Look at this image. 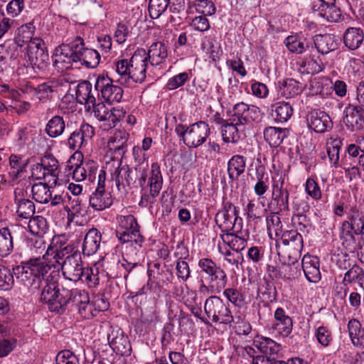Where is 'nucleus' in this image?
Returning <instances> with one entry per match:
<instances>
[{
	"mask_svg": "<svg viewBox=\"0 0 364 364\" xmlns=\"http://www.w3.org/2000/svg\"><path fill=\"white\" fill-rule=\"evenodd\" d=\"M355 235H357L354 233V231L345 229L343 227L341 228L339 237L341 245L346 252L355 253L360 246V243L357 241Z\"/></svg>",
	"mask_w": 364,
	"mask_h": 364,
	"instance_id": "a19ab883",
	"label": "nucleus"
},
{
	"mask_svg": "<svg viewBox=\"0 0 364 364\" xmlns=\"http://www.w3.org/2000/svg\"><path fill=\"white\" fill-rule=\"evenodd\" d=\"M281 240L284 245L283 250L284 262L288 264V266L284 265L283 269L287 271V269H289V266L297 262L301 257L304 247L303 237L297 229H291L285 230L282 234Z\"/></svg>",
	"mask_w": 364,
	"mask_h": 364,
	"instance_id": "423d86ee",
	"label": "nucleus"
},
{
	"mask_svg": "<svg viewBox=\"0 0 364 364\" xmlns=\"http://www.w3.org/2000/svg\"><path fill=\"white\" fill-rule=\"evenodd\" d=\"M319 259L317 257L306 255L301 262L302 269L306 278L311 282H318L321 278Z\"/></svg>",
	"mask_w": 364,
	"mask_h": 364,
	"instance_id": "5701e85b",
	"label": "nucleus"
},
{
	"mask_svg": "<svg viewBox=\"0 0 364 364\" xmlns=\"http://www.w3.org/2000/svg\"><path fill=\"white\" fill-rule=\"evenodd\" d=\"M14 281V275L11 270L8 267L0 264V290L10 289Z\"/></svg>",
	"mask_w": 364,
	"mask_h": 364,
	"instance_id": "338daca9",
	"label": "nucleus"
},
{
	"mask_svg": "<svg viewBox=\"0 0 364 364\" xmlns=\"http://www.w3.org/2000/svg\"><path fill=\"white\" fill-rule=\"evenodd\" d=\"M174 324L173 322L166 323L161 331V345L162 353L164 354L168 346L174 341Z\"/></svg>",
	"mask_w": 364,
	"mask_h": 364,
	"instance_id": "bf43d9fd",
	"label": "nucleus"
},
{
	"mask_svg": "<svg viewBox=\"0 0 364 364\" xmlns=\"http://www.w3.org/2000/svg\"><path fill=\"white\" fill-rule=\"evenodd\" d=\"M331 261L341 269L346 270L351 267V259L349 255L340 248L333 250Z\"/></svg>",
	"mask_w": 364,
	"mask_h": 364,
	"instance_id": "6e6d98bb",
	"label": "nucleus"
},
{
	"mask_svg": "<svg viewBox=\"0 0 364 364\" xmlns=\"http://www.w3.org/2000/svg\"><path fill=\"white\" fill-rule=\"evenodd\" d=\"M28 163V159H25L16 154H11L10 156L9 164L11 171H9V176L11 178L12 181L16 180L19 177H21L22 173L25 171Z\"/></svg>",
	"mask_w": 364,
	"mask_h": 364,
	"instance_id": "c03bdc74",
	"label": "nucleus"
},
{
	"mask_svg": "<svg viewBox=\"0 0 364 364\" xmlns=\"http://www.w3.org/2000/svg\"><path fill=\"white\" fill-rule=\"evenodd\" d=\"M175 132L188 147L197 148L205 142L210 134V128L206 122L199 121L189 126L177 124Z\"/></svg>",
	"mask_w": 364,
	"mask_h": 364,
	"instance_id": "39448f33",
	"label": "nucleus"
},
{
	"mask_svg": "<svg viewBox=\"0 0 364 364\" xmlns=\"http://www.w3.org/2000/svg\"><path fill=\"white\" fill-rule=\"evenodd\" d=\"M285 132V129L268 127L264 131V138L271 146L277 147L286 137Z\"/></svg>",
	"mask_w": 364,
	"mask_h": 364,
	"instance_id": "a18cd8bd",
	"label": "nucleus"
},
{
	"mask_svg": "<svg viewBox=\"0 0 364 364\" xmlns=\"http://www.w3.org/2000/svg\"><path fill=\"white\" fill-rule=\"evenodd\" d=\"M14 203L17 206L16 214L19 218L30 219L36 212L35 204L32 200L26 198L22 188L14 191Z\"/></svg>",
	"mask_w": 364,
	"mask_h": 364,
	"instance_id": "412c9836",
	"label": "nucleus"
},
{
	"mask_svg": "<svg viewBox=\"0 0 364 364\" xmlns=\"http://www.w3.org/2000/svg\"><path fill=\"white\" fill-rule=\"evenodd\" d=\"M115 234L121 243H126L127 247H132L134 249H137L139 251L142 249L143 243L145 241L144 237L140 232V228H127V229H117Z\"/></svg>",
	"mask_w": 364,
	"mask_h": 364,
	"instance_id": "aec40b11",
	"label": "nucleus"
},
{
	"mask_svg": "<svg viewBox=\"0 0 364 364\" xmlns=\"http://www.w3.org/2000/svg\"><path fill=\"white\" fill-rule=\"evenodd\" d=\"M264 171L265 168L263 166H259L256 168L257 182L254 186V192L259 198L264 196L270 185L269 175Z\"/></svg>",
	"mask_w": 364,
	"mask_h": 364,
	"instance_id": "79ce46f5",
	"label": "nucleus"
},
{
	"mask_svg": "<svg viewBox=\"0 0 364 364\" xmlns=\"http://www.w3.org/2000/svg\"><path fill=\"white\" fill-rule=\"evenodd\" d=\"M259 117V109L257 107L239 102L233 107L232 114L230 115L229 121L244 126L251 124L252 122L257 121Z\"/></svg>",
	"mask_w": 364,
	"mask_h": 364,
	"instance_id": "f8f14e48",
	"label": "nucleus"
},
{
	"mask_svg": "<svg viewBox=\"0 0 364 364\" xmlns=\"http://www.w3.org/2000/svg\"><path fill=\"white\" fill-rule=\"evenodd\" d=\"M224 296L235 306L241 308L245 304L243 294L236 288H228L223 291Z\"/></svg>",
	"mask_w": 364,
	"mask_h": 364,
	"instance_id": "e2e57ef3",
	"label": "nucleus"
},
{
	"mask_svg": "<svg viewBox=\"0 0 364 364\" xmlns=\"http://www.w3.org/2000/svg\"><path fill=\"white\" fill-rule=\"evenodd\" d=\"M284 43L289 52L301 54L309 49L311 41L301 34L296 33L288 36L284 39Z\"/></svg>",
	"mask_w": 364,
	"mask_h": 364,
	"instance_id": "cd10ccee",
	"label": "nucleus"
},
{
	"mask_svg": "<svg viewBox=\"0 0 364 364\" xmlns=\"http://www.w3.org/2000/svg\"><path fill=\"white\" fill-rule=\"evenodd\" d=\"M33 198L38 203H47L50 200V189L46 183H36L31 188Z\"/></svg>",
	"mask_w": 364,
	"mask_h": 364,
	"instance_id": "603ef678",
	"label": "nucleus"
},
{
	"mask_svg": "<svg viewBox=\"0 0 364 364\" xmlns=\"http://www.w3.org/2000/svg\"><path fill=\"white\" fill-rule=\"evenodd\" d=\"M245 167L246 160L243 156H233L228 163V173L230 181L237 180L240 176L245 172Z\"/></svg>",
	"mask_w": 364,
	"mask_h": 364,
	"instance_id": "4c0bfd02",
	"label": "nucleus"
},
{
	"mask_svg": "<svg viewBox=\"0 0 364 364\" xmlns=\"http://www.w3.org/2000/svg\"><path fill=\"white\" fill-rule=\"evenodd\" d=\"M95 135V129L87 123L81 124L79 129L71 133L68 139V144L70 149H80L87 144V140Z\"/></svg>",
	"mask_w": 364,
	"mask_h": 364,
	"instance_id": "6ab92c4d",
	"label": "nucleus"
},
{
	"mask_svg": "<svg viewBox=\"0 0 364 364\" xmlns=\"http://www.w3.org/2000/svg\"><path fill=\"white\" fill-rule=\"evenodd\" d=\"M80 281L85 283L89 287H95L99 284L100 279L97 269L92 267H85Z\"/></svg>",
	"mask_w": 364,
	"mask_h": 364,
	"instance_id": "69168bd1",
	"label": "nucleus"
},
{
	"mask_svg": "<svg viewBox=\"0 0 364 364\" xmlns=\"http://www.w3.org/2000/svg\"><path fill=\"white\" fill-rule=\"evenodd\" d=\"M28 228L33 235L42 237L48 230V225L44 217L37 215L29 219Z\"/></svg>",
	"mask_w": 364,
	"mask_h": 364,
	"instance_id": "09e8293b",
	"label": "nucleus"
},
{
	"mask_svg": "<svg viewBox=\"0 0 364 364\" xmlns=\"http://www.w3.org/2000/svg\"><path fill=\"white\" fill-rule=\"evenodd\" d=\"M101 239V233L97 228L90 229L85 235L82 245L83 255L89 257L94 255L100 247Z\"/></svg>",
	"mask_w": 364,
	"mask_h": 364,
	"instance_id": "393cba45",
	"label": "nucleus"
},
{
	"mask_svg": "<svg viewBox=\"0 0 364 364\" xmlns=\"http://www.w3.org/2000/svg\"><path fill=\"white\" fill-rule=\"evenodd\" d=\"M284 213H276L275 211H270L269 215L266 218L267 232L271 239L276 240L278 237H282L284 233L282 229V224L279 215Z\"/></svg>",
	"mask_w": 364,
	"mask_h": 364,
	"instance_id": "58836bf2",
	"label": "nucleus"
},
{
	"mask_svg": "<svg viewBox=\"0 0 364 364\" xmlns=\"http://www.w3.org/2000/svg\"><path fill=\"white\" fill-rule=\"evenodd\" d=\"M341 227L354 231L358 235L360 229L364 228V213L357 205H353L349 210L348 220H344Z\"/></svg>",
	"mask_w": 364,
	"mask_h": 364,
	"instance_id": "c85d7f7f",
	"label": "nucleus"
},
{
	"mask_svg": "<svg viewBox=\"0 0 364 364\" xmlns=\"http://www.w3.org/2000/svg\"><path fill=\"white\" fill-rule=\"evenodd\" d=\"M77 250V245L74 243L65 245L59 237H53L43 256L44 261L41 257H33L23 265L13 268L17 282L27 289L31 294H38L46 282H50V275L53 276L50 274L44 279L48 269L53 267L59 271L63 261L69 259L71 254ZM54 276L58 277L59 274Z\"/></svg>",
	"mask_w": 364,
	"mask_h": 364,
	"instance_id": "f257e3e1",
	"label": "nucleus"
},
{
	"mask_svg": "<svg viewBox=\"0 0 364 364\" xmlns=\"http://www.w3.org/2000/svg\"><path fill=\"white\" fill-rule=\"evenodd\" d=\"M204 310L209 318L215 323L232 326L233 316L228 304L219 296L212 295L205 301Z\"/></svg>",
	"mask_w": 364,
	"mask_h": 364,
	"instance_id": "0eeeda50",
	"label": "nucleus"
},
{
	"mask_svg": "<svg viewBox=\"0 0 364 364\" xmlns=\"http://www.w3.org/2000/svg\"><path fill=\"white\" fill-rule=\"evenodd\" d=\"M34 30L35 26L32 23L22 25L18 28V34L15 38L16 44L20 47H22L25 43L29 44L30 42L33 41Z\"/></svg>",
	"mask_w": 364,
	"mask_h": 364,
	"instance_id": "3c124183",
	"label": "nucleus"
},
{
	"mask_svg": "<svg viewBox=\"0 0 364 364\" xmlns=\"http://www.w3.org/2000/svg\"><path fill=\"white\" fill-rule=\"evenodd\" d=\"M56 364H80L78 357L70 350L58 352L55 358Z\"/></svg>",
	"mask_w": 364,
	"mask_h": 364,
	"instance_id": "774afa93",
	"label": "nucleus"
},
{
	"mask_svg": "<svg viewBox=\"0 0 364 364\" xmlns=\"http://www.w3.org/2000/svg\"><path fill=\"white\" fill-rule=\"evenodd\" d=\"M240 127H241V125L232 121H229V122L223 124L221 126V133L223 141L225 143L231 142L233 144L238 142L240 139Z\"/></svg>",
	"mask_w": 364,
	"mask_h": 364,
	"instance_id": "37998d69",
	"label": "nucleus"
},
{
	"mask_svg": "<svg viewBox=\"0 0 364 364\" xmlns=\"http://www.w3.org/2000/svg\"><path fill=\"white\" fill-rule=\"evenodd\" d=\"M50 277V282H46L40 291V301L48 304L50 311H64L70 303L79 308L90 302L89 294L85 290L69 289L68 285H60L55 276Z\"/></svg>",
	"mask_w": 364,
	"mask_h": 364,
	"instance_id": "f03ea898",
	"label": "nucleus"
},
{
	"mask_svg": "<svg viewBox=\"0 0 364 364\" xmlns=\"http://www.w3.org/2000/svg\"><path fill=\"white\" fill-rule=\"evenodd\" d=\"M272 116L279 122H286L293 114V108L289 102L280 101L271 106Z\"/></svg>",
	"mask_w": 364,
	"mask_h": 364,
	"instance_id": "e433bc0d",
	"label": "nucleus"
},
{
	"mask_svg": "<svg viewBox=\"0 0 364 364\" xmlns=\"http://www.w3.org/2000/svg\"><path fill=\"white\" fill-rule=\"evenodd\" d=\"M284 265L288 266L287 262L282 263V267L281 268H278L277 267L272 265H267V272L269 274V277L272 278V280L279 279H290L293 274L291 273V267L289 266V269H283Z\"/></svg>",
	"mask_w": 364,
	"mask_h": 364,
	"instance_id": "680f3d73",
	"label": "nucleus"
},
{
	"mask_svg": "<svg viewBox=\"0 0 364 364\" xmlns=\"http://www.w3.org/2000/svg\"><path fill=\"white\" fill-rule=\"evenodd\" d=\"M146 70H116L119 75L117 81L127 86H130L132 83H141L146 78Z\"/></svg>",
	"mask_w": 364,
	"mask_h": 364,
	"instance_id": "f704fd0d",
	"label": "nucleus"
},
{
	"mask_svg": "<svg viewBox=\"0 0 364 364\" xmlns=\"http://www.w3.org/2000/svg\"><path fill=\"white\" fill-rule=\"evenodd\" d=\"M309 72L303 71L300 79L288 78L283 81L280 86V93L284 97L289 99L299 95L303 92V87L300 80H303V75H308Z\"/></svg>",
	"mask_w": 364,
	"mask_h": 364,
	"instance_id": "bb28decb",
	"label": "nucleus"
},
{
	"mask_svg": "<svg viewBox=\"0 0 364 364\" xmlns=\"http://www.w3.org/2000/svg\"><path fill=\"white\" fill-rule=\"evenodd\" d=\"M277 292L272 281L264 279L258 288V296L263 302H272L277 299Z\"/></svg>",
	"mask_w": 364,
	"mask_h": 364,
	"instance_id": "de8ad7c7",
	"label": "nucleus"
},
{
	"mask_svg": "<svg viewBox=\"0 0 364 364\" xmlns=\"http://www.w3.org/2000/svg\"><path fill=\"white\" fill-rule=\"evenodd\" d=\"M149 165L142 157V161H139L134 166L127 164L122 165L120 161L119 166L111 174V180L115 181L119 191L125 190L126 187L132 189H144L148 176Z\"/></svg>",
	"mask_w": 364,
	"mask_h": 364,
	"instance_id": "20e7f679",
	"label": "nucleus"
},
{
	"mask_svg": "<svg viewBox=\"0 0 364 364\" xmlns=\"http://www.w3.org/2000/svg\"><path fill=\"white\" fill-rule=\"evenodd\" d=\"M129 136V134L126 131L118 130L109 139L108 147L110 151H113L114 157L122 159L127 151Z\"/></svg>",
	"mask_w": 364,
	"mask_h": 364,
	"instance_id": "b1692460",
	"label": "nucleus"
},
{
	"mask_svg": "<svg viewBox=\"0 0 364 364\" xmlns=\"http://www.w3.org/2000/svg\"><path fill=\"white\" fill-rule=\"evenodd\" d=\"M308 200V198L301 196H295L292 198V208L296 213L294 217H299V219L307 218L306 213L310 210Z\"/></svg>",
	"mask_w": 364,
	"mask_h": 364,
	"instance_id": "5fc2aeb1",
	"label": "nucleus"
},
{
	"mask_svg": "<svg viewBox=\"0 0 364 364\" xmlns=\"http://www.w3.org/2000/svg\"><path fill=\"white\" fill-rule=\"evenodd\" d=\"M306 120L309 127L317 133H323L333 127L329 115L319 109L311 110L306 116Z\"/></svg>",
	"mask_w": 364,
	"mask_h": 364,
	"instance_id": "f3484780",
	"label": "nucleus"
},
{
	"mask_svg": "<svg viewBox=\"0 0 364 364\" xmlns=\"http://www.w3.org/2000/svg\"><path fill=\"white\" fill-rule=\"evenodd\" d=\"M80 163L75 165L73 171V178L76 181H82L88 180L93 183L96 179V174L98 170V164L94 160H83V157L80 159Z\"/></svg>",
	"mask_w": 364,
	"mask_h": 364,
	"instance_id": "dca6fc26",
	"label": "nucleus"
},
{
	"mask_svg": "<svg viewBox=\"0 0 364 364\" xmlns=\"http://www.w3.org/2000/svg\"><path fill=\"white\" fill-rule=\"evenodd\" d=\"M65 122L60 116L52 117L48 122L46 131L50 137H56L63 134L65 129Z\"/></svg>",
	"mask_w": 364,
	"mask_h": 364,
	"instance_id": "864d4df0",
	"label": "nucleus"
},
{
	"mask_svg": "<svg viewBox=\"0 0 364 364\" xmlns=\"http://www.w3.org/2000/svg\"><path fill=\"white\" fill-rule=\"evenodd\" d=\"M143 254V249L139 251L132 247L126 249L125 256L122 261L116 263L117 271L110 269L109 276L114 278L124 277L127 279L128 275L137 267L141 266V257Z\"/></svg>",
	"mask_w": 364,
	"mask_h": 364,
	"instance_id": "9d476101",
	"label": "nucleus"
},
{
	"mask_svg": "<svg viewBox=\"0 0 364 364\" xmlns=\"http://www.w3.org/2000/svg\"><path fill=\"white\" fill-rule=\"evenodd\" d=\"M317 341L323 347H328L333 341L331 331L324 326H318L315 331Z\"/></svg>",
	"mask_w": 364,
	"mask_h": 364,
	"instance_id": "0e129e2a",
	"label": "nucleus"
},
{
	"mask_svg": "<svg viewBox=\"0 0 364 364\" xmlns=\"http://www.w3.org/2000/svg\"><path fill=\"white\" fill-rule=\"evenodd\" d=\"M148 63L149 62L146 50L138 48L129 60L122 59L117 60L115 64L116 68H146Z\"/></svg>",
	"mask_w": 364,
	"mask_h": 364,
	"instance_id": "4be33fe9",
	"label": "nucleus"
},
{
	"mask_svg": "<svg viewBox=\"0 0 364 364\" xmlns=\"http://www.w3.org/2000/svg\"><path fill=\"white\" fill-rule=\"evenodd\" d=\"M101 328L109 329L107 340L109 346L117 355L129 356L132 353V346L128 336L117 326L113 327L110 323H104Z\"/></svg>",
	"mask_w": 364,
	"mask_h": 364,
	"instance_id": "1a4fd4ad",
	"label": "nucleus"
},
{
	"mask_svg": "<svg viewBox=\"0 0 364 364\" xmlns=\"http://www.w3.org/2000/svg\"><path fill=\"white\" fill-rule=\"evenodd\" d=\"M163 178L161 173L160 167L157 163L151 165V176L149 178L148 186H149V195L153 198H156L162 187Z\"/></svg>",
	"mask_w": 364,
	"mask_h": 364,
	"instance_id": "ea45409f",
	"label": "nucleus"
},
{
	"mask_svg": "<svg viewBox=\"0 0 364 364\" xmlns=\"http://www.w3.org/2000/svg\"><path fill=\"white\" fill-rule=\"evenodd\" d=\"M343 123L350 132L364 127V109L361 105L349 104L344 109Z\"/></svg>",
	"mask_w": 364,
	"mask_h": 364,
	"instance_id": "2eb2a0df",
	"label": "nucleus"
},
{
	"mask_svg": "<svg viewBox=\"0 0 364 364\" xmlns=\"http://www.w3.org/2000/svg\"><path fill=\"white\" fill-rule=\"evenodd\" d=\"M147 55L151 66H157L162 63L168 56V47L164 42L153 43L150 46Z\"/></svg>",
	"mask_w": 364,
	"mask_h": 364,
	"instance_id": "2f4dec72",
	"label": "nucleus"
},
{
	"mask_svg": "<svg viewBox=\"0 0 364 364\" xmlns=\"http://www.w3.org/2000/svg\"><path fill=\"white\" fill-rule=\"evenodd\" d=\"M27 55L32 68H44L48 65V53L46 50L44 41L34 38L27 46Z\"/></svg>",
	"mask_w": 364,
	"mask_h": 364,
	"instance_id": "9b49d317",
	"label": "nucleus"
},
{
	"mask_svg": "<svg viewBox=\"0 0 364 364\" xmlns=\"http://www.w3.org/2000/svg\"><path fill=\"white\" fill-rule=\"evenodd\" d=\"M89 203L95 210L102 211L112 205L113 198L109 191H95L90 196Z\"/></svg>",
	"mask_w": 364,
	"mask_h": 364,
	"instance_id": "473e14b6",
	"label": "nucleus"
},
{
	"mask_svg": "<svg viewBox=\"0 0 364 364\" xmlns=\"http://www.w3.org/2000/svg\"><path fill=\"white\" fill-rule=\"evenodd\" d=\"M97 91L101 92L102 97L107 102H119L123 96V89L117 85H112V80L103 75H99L95 82Z\"/></svg>",
	"mask_w": 364,
	"mask_h": 364,
	"instance_id": "4468645a",
	"label": "nucleus"
},
{
	"mask_svg": "<svg viewBox=\"0 0 364 364\" xmlns=\"http://www.w3.org/2000/svg\"><path fill=\"white\" fill-rule=\"evenodd\" d=\"M40 163L48 176H58L59 163L53 156L51 154L44 156L41 158Z\"/></svg>",
	"mask_w": 364,
	"mask_h": 364,
	"instance_id": "052dcab7",
	"label": "nucleus"
},
{
	"mask_svg": "<svg viewBox=\"0 0 364 364\" xmlns=\"http://www.w3.org/2000/svg\"><path fill=\"white\" fill-rule=\"evenodd\" d=\"M343 39L348 48L352 50H356L363 42V31L360 28L349 27L345 31Z\"/></svg>",
	"mask_w": 364,
	"mask_h": 364,
	"instance_id": "72a5a7b5",
	"label": "nucleus"
},
{
	"mask_svg": "<svg viewBox=\"0 0 364 364\" xmlns=\"http://www.w3.org/2000/svg\"><path fill=\"white\" fill-rule=\"evenodd\" d=\"M170 0H149L148 11L152 19L160 17L167 9Z\"/></svg>",
	"mask_w": 364,
	"mask_h": 364,
	"instance_id": "4d7b16f0",
	"label": "nucleus"
},
{
	"mask_svg": "<svg viewBox=\"0 0 364 364\" xmlns=\"http://www.w3.org/2000/svg\"><path fill=\"white\" fill-rule=\"evenodd\" d=\"M224 242H227L229 247L235 252H241L247 245V240L230 232L221 236Z\"/></svg>",
	"mask_w": 364,
	"mask_h": 364,
	"instance_id": "13d9d810",
	"label": "nucleus"
},
{
	"mask_svg": "<svg viewBox=\"0 0 364 364\" xmlns=\"http://www.w3.org/2000/svg\"><path fill=\"white\" fill-rule=\"evenodd\" d=\"M84 41L77 36L71 46L62 44L59 46L60 53H56L53 57V65L59 68L58 63H67L63 68H70L71 63H80L87 68H96L100 61V55L95 49L84 48Z\"/></svg>",
	"mask_w": 364,
	"mask_h": 364,
	"instance_id": "7ed1b4c3",
	"label": "nucleus"
},
{
	"mask_svg": "<svg viewBox=\"0 0 364 364\" xmlns=\"http://www.w3.org/2000/svg\"><path fill=\"white\" fill-rule=\"evenodd\" d=\"M253 346L262 354L270 357L277 356L278 353L282 349L281 345L276 343L274 340L259 336H257L253 341Z\"/></svg>",
	"mask_w": 364,
	"mask_h": 364,
	"instance_id": "7c9ffc66",
	"label": "nucleus"
},
{
	"mask_svg": "<svg viewBox=\"0 0 364 364\" xmlns=\"http://www.w3.org/2000/svg\"><path fill=\"white\" fill-rule=\"evenodd\" d=\"M215 221L217 226L225 234L237 228L235 221L232 220L229 213L218 211L215 216Z\"/></svg>",
	"mask_w": 364,
	"mask_h": 364,
	"instance_id": "8fccbe9b",
	"label": "nucleus"
},
{
	"mask_svg": "<svg viewBox=\"0 0 364 364\" xmlns=\"http://www.w3.org/2000/svg\"><path fill=\"white\" fill-rule=\"evenodd\" d=\"M289 191L284 187V178L281 176L279 181L273 179L271 199L267 203V209L284 214L289 212Z\"/></svg>",
	"mask_w": 364,
	"mask_h": 364,
	"instance_id": "6e6552de",
	"label": "nucleus"
},
{
	"mask_svg": "<svg viewBox=\"0 0 364 364\" xmlns=\"http://www.w3.org/2000/svg\"><path fill=\"white\" fill-rule=\"evenodd\" d=\"M85 267H82L81 252L77 250L71 254L69 259L63 261L60 269L65 279L77 282L82 279Z\"/></svg>",
	"mask_w": 364,
	"mask_h": 364,
	"instance_id": "ddd939ff",
	"label": "nucleus"
},
{
	"mask_svg": "<svg viewBox=\"0 0 364 364\" xmlns=\"http://www.w3.org/2000/svg\"><path fill=\"white\" fill-rule=\"evenodd\" d=\"M17 230H22L24 232V228L22 227L13 228L11 230L9 228H2L0 229V256L6 257L11 254L14 249V237H16Z\"/></svg>",
	"mask_w": 364,
	"mask_h": 364,
	"instance_id": "a878e982",
	"label": "nucleus"
},
{
	"mask_svg": "<svg viewBox=\"0 0 364 364\" xmlns=\"http://www.w3.org/2000/svg\"><path fill=\"white\" fill-rule=\"evenodd\" d=\"M314 43L317 50L322 54H327L336 49L338 43L336 36L333 34L316 35Z\"/></svg>",
	"mask_w": 364,
	"mask_h": 364,
	"instance_id": "c9c22d12",
	"label": "nucleus"
},
{
	"mask_svg": "<svg viewBox=\"0 0 364 364\" xmlns=\"http://www.w3.org/2000/svg\"><path fill=\"white\" fill-rule=\"evenodd\" d=\"M275 322L273 328L282 336H288L292 331L293 321L291 318L286 314L285 311L279 307L274 312Z\"/></svg>",
	"mask_w": 364,
	"mask_h": 364,
	"instance_id": "c756f323",
	"label": "nucleus"
},
{
	"mask_svg": "<svg viewBox=\"0 0 364 364\" xmlns=\"http://www.w3.org/2000/svg\"><path fill=\"white\" fill-rule=\"evenodd\" d=\"M96 95L100 96L96 87H95V90H92L91 83L89 81L83 80L76 87L75 99L77 103L85 105L87 110H90L91 105H94L95 103Z\"/></svg>",
	"mask_w": 364,
	"mask_h": 364,
	"instance_id": "a211bd4d",
	"label": "nucleus"
},
{
	"mask_svg": "<svg viewBox=\"0 0 364 364\" xmlns=\"http://www.w3.org/2000/svg\"><path fill=\"white\" fill-rule=\"evenodd\" d=\"M203 279L208 284H213L222 289H225L228 282V277L225 272L218 265L213 268V271L204 276Z\"/></svg>",
	"mask_w": 364,
	"mask_h": 364,
	"instance_id": "49530a36",
	"label": "nucleus"
}]
</instances>
